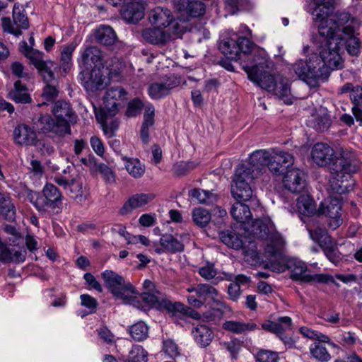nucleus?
Instances as JSON below:
<instances>
[{"label":"nucleus","mask_w":362,"mask_h":362,"mask_svg":"<svg viewBox=\"0 0 362 362\" xmlns=\"http://www.w3.org/2000/svg\"><path fill=\"white\" fill-rule=\"evenodd\" d=\"M243 202V201H237L230 209V214L238 222L246 223L251 219L252 213L249 206Z\"/></svg>","instance_id":"58836bf2"},{"label":"nucleus","mask_w":362,"mask_h":362,"mask_svg":"<svg viewBox=\"0 0 362 362\" xmlns=\"http://www.w3.org/2000/svg\"><path fill=\"white\" fill-rule=\"evenodd\" d=\"M249 79L259 86L261 88L272 93L279 98L283 100L286 104H291L292 101L288 96L291 94V88L287 81L284 79L277 81L274 76L267 71L256 75L251 73Z\"/></svg>","instance_id":"7ed1b4c3"},{"label":"nucleus","mask_w":362,"mask_h":362,"mask_svg":"<svg viewBox=\"0 0 362 362\" xmlns=\"http://www.w3.org/2000/svg\"><path fill=\"white\" fill-rule=\"evenodd\" d=\"M160 245L168 252L171 253L184 251V244L171 234H163L160 239Z\"/></svg>","instance_id":"c03bdc74"},{"label":"nucleus","mask_w":362,"mask_h":362,"mask_svg":"<svg viewBox=\"0 0 362 362\" xmlns=\"http://www.w3.org/2000/svg\"><path fill=\"white\" fill-rule=\"evenodd\" d=\"M78 64L88 71L93 68H103V57L101 50L95 46L84 47L81 50Z\"/></svg>","instance_id":"4468645a"},{"label":"nucleus","mask_w":362,"mask_h":362,"mask_svg":"<svg viewBox=\"0 0 362 362\" xmlns=\"http://www.w3.org/2000/svg\"><path fill=\"white\" fill-rule=\"evenodd\" d=\"M283 184L284 187L293 194L302 192L306 185L305 174L298 168H292L286 172Z\"/></svg>","instance_id":"f3484780"},{"label":"nucleus","mask_w":362,"mask_h":362,"mask_svg":"<svg viewBox=\"0 0 362 362\" xmlns=\"http://www.w3.org/2000/svg\"><path fill=\"white\" fill-rule=\"evenodd\" d=\"M141 36L148 43L158 46H163L171 40V33L156 26L143 30Z\"/></svg>","instance_id":"c85d7f7f"},{"label":"nucleus","mask_w":362,"mask_h":362,"mask_svg":"<svg viewBox=\"0 0 362 362\" xmlns=\"http://www.w3.org/2000/svg\"><path fill=\"white\" fill-rule=\"evenodd\" d=\"M160 292H142L140 294L141 299L148 306L156 308L160 310H165V308L163 307V301H170L167 298H162L158 296Z\"/></svg>","instance_id":"a18cd8bd"},{"label":"nucleus","mask_w":362,"mask_h":362,"mask_svg":"<svg viewBox=\"0 0 362 362\" xmlns=\"http://www.w3.org/2000/svg\"><path fill=\"white\" fill-rule=\"evenodd\" d=\"M246 170L245 167H238L235 170L231 193L237 201L247 202L252 199L253 192L248 182L255 177Z\"/></svg>","instance_id":"0eeeda50"},{"label":"nucleus","mask_w":362,"mask_h":362,"mask_svg":"<svg viewBox=\"0 0 362 362\" xmlns=\"http://www.w3.org/2000/svg\"><path fill=\"white\" fill-rule=\"evenodd\" d=\"M262 329L275 334L277 336L283 334L286 330H291L293 328L292 319L288 316L279 317L276 322L266 320L262 324Z\"/></svg>","instance_id":"7c9ffc66"},{"label":"nucleus","mask_w":362,"mask_h":362,"mask_svg":"<svg viewBox=\"0 0 362 362\" xmlns=\"http://www.w3.org/2000/svg\"><path fill=\"white\" fill-rule=\"evenodd\" d=\"M13 139L16 144L21 146H35L37 143L35 129L25 124H19L14 129Z\"/></svg>","instance_id":"cd10ccee"},{"label":"nucleus","mask_w":362,"mask_h":362,"mask_svg":"<svg viewBox=\"0 0 362 362\" xmlns=\"http://www.w3.org/2000/svg\"><path fill=\"white\" fill-rule=\"evenodd\" d=\"M58 68L57 64L52 61H45L42 66L37 68L45 83H50L55 81L54 70Z\"/></svg>","instance_id":"3c124183"},{"label":"nucleus","mask_w":362,"mask_h":362,"mask_svg":"<svg viewBox=\"0 0 362 362\" xmlns=\"http://www.w3.org/2000/svg\"><path fill=\"white\" fill-rule=\"evenodd\" d=\"M309 349L312 356L320 361L326 362L331 358L325 346L321 342H313Z\"/></svg>","instance_id":"864d4df0"},{"label":"nucleus","mask_w":362,"mask_h":362,"mask_svg":"<svg viewBox=\"0 0 362 362\" xmlns=\"http://www.w3.org/2000/svg\"><path fill=\"white\" fill-rule=\"evenodd\" d=\"M179 82L175 77H168L163 82L151 83L148 89L152 99H160L168 95L170 90L178 86Z\"/></svg>","instance_id":"c756f323"},{"label":"nucleus","mask_w":362,"mask_h":362,"mask_svg":"<svg viewBox=\"0 0 362 362\" xmlns=\"http://www.w3.org/2000/svg\"><path fill=\"white\" fill-rule=\"evenodd\" d=\"M350 93L349 98L353 105H360L362 103V86H354L352 83H346L338 90L339 95Z\"/></svg>","instance_id":"79ce46f5"},{"label":"nucleus","mask_w":362,"mask_h":362,"mask_svg":"<svg viewBox=\"0 0 362 362\" xmlns=\"http://www.w3.org/2000/svg\"><path fill=\"white\" fill-rule=\"evenodd\" d=\"M237 47L238 49V56L242 52L245 54L250 53L253 47V43L249 38L245 37H240L237 35Z\"/></svg>","instance_id":"774afa93"},{"label":"nucleus","mask_w":362,"mask_h":362,"mask_svg":"<svg viewBox=\"0 0 362 362\" xmlns=\"http://www.w3.org/2000/svg\"><path fill=\"white\" fill-rule=\"evenodd\" d=\"M218 235L221 242L229 247L238 250L243 245L242 236L232 228L220 231Z\"/></svg>","instance_id":"e433bc0d"},{"label":"nucleus","mask_w":362,"mask_h":362,"mask_svg":"<svg viewBox=\"0 0 362 362\" xmlns=\"http://www.w3.org/2000/svg\"><path fill=\"white\" fill-rule=\"evenodd\" d=\"M103 68H93L90 69L88 82H86V89L90 91L101 90L104 88L105 77L103 74Z\"/></svg>","instance_id":"ea45409f"},{"label":"nucleus","mask_w":362,"mask_h":362,"mask_svg":"<svg viewBox=\"0 0 362 362\" xmlns=\"http://www.w3.org/2000/svg\"><path fill=\"white\" fill-rule=\"evenodd\" d=\"M0 216L8 221L16 219V206L9 193L0 192Z\"/></svg>","instance_id":"473e14b6"},{"label":"nucleus","mask_w":362,"mask_h":362,"mask_svg":"<svg viewBox=\"0 0 362 362\" xmlns=\"http://www.w3.org/2000/svg\"><path fill=\"white\" fill-rule=\"evenodd\" d=\"M306 228L310 238L315 243H317L321 248L334 240L332 237L328 233L327 230L317 221H310L306 223Z\"/></svg>","instance_id":"bb28decb"},{"label":"nucleus","mask_w":362,"mask_h":362,"mask_svg":"<svg viewBox=\"0 0 362 362\" xmlns=\"http://www.w3.org/2000/svg\"><path fill=\"white\" fill-rule=\"evenodd\" d=\"M222 327L226 331L235 334H241L256 329L257 325L254 322L245 323L240 321L227 320L223 323Z\"/></svg>","instance_id":"4c0bfd02"},{"label":"nucleus","mask_w":362,"mask_h":362,"mask_svg":"<svg viewBox=\"0 0 362 362\" xmlns=\"http://www.w3.org/2000/svg\"><path fill=\"white\" fill-rule=\"evenodd\" d=\"M129 333L135 341H141L148 337V327L144 322L140 321L130 327Z\"/></svg>","instance_id":"6e6d98bb"},{"label":"nucleus","mask_w":362,"mask_h":362,"mask_svg":"<svg viewBox=\"0 0 362 362\" xmlns=\"http://www.w3.org/2000/svg\"><path fill=\"white\" fill-rule=\"evenodd\" d=\"M127 91L121 86L108 89L103 98V107L95 112L98 122L104 125L109 117L116 115L121 107V103L127 100Z\"/></svg>","instance_id":"20e7f679"},{"label":"nucleus","mask_w":362,"mask_h":362,"mask_svg":"<svg viewBox=\"0 0 362 362\" xmlns=\"http://www.w3.org/2000/svg\"><path fill=\"white\" fill-rule=\"evenodd\" d=\"M195 341L201 347L209 346L214 339V333L211 329L204 325H199L192 331Z\"/></svg>","instance_id":"c9c22d12"},{"label":"nucleus","mask_w":362,"mask_h":362,"mask_svg":"<svg viewBox=\"0 0 362 362\" xmlns=\"http://www.w3.org/2000/svg\"><path fill=\"white\" fill-rule=\"evenodd\" d=\"M297 207L304 216H310L317 213L315 201L308 194H302L297 199Z\"/></svg>","instance_id":"37998d69"},{"label":"nucleus","mask_w":362,"mask_h":362,"mask_svg":"<svg viewBox=\"0 0 362 362\" xmlns=\"http://www.w3.org/2000/svg\"><path fill=\"white\" fill-rule=\"evenodd\" d=\"M8 97L16 103L28 104L32 101L28 87L23 84L21 80L14 83L13 89L9 91Z\"/></svg>","instance_id":"72a5a7b5"},{"label":"nucleus","mask_w":362,"mask_h":362,"mask_svg":"<svg viewBox=\"0 0 362 362\" xmlns=\"http://www.w3.org/2000/svg\"><path fill=\"white\" fill-rule=\"evenodd\" d=\"M288 269L291 271V278L294 281H299L303 283L311 281L325 282L327 278L322 274H308L307 266L301 261H291L288 264Z\"/></svg>","instance_id":"2eb2a0df"},{"label":"nucleus","mask_w":362,"mask_h":362,"mask_svg":"<svg viewBox=\"0 0 362 362\" xmlns=\"http://www.w3.org/2000/svg\"><path fill=\"white\" fill-rule=\"evenodd\" d=\"M252 227L254 235L257 238L270 240L276 245L282 243L281 237L275 232L274 226L270 221L257 219L252 223Z\"/></svg>","instance_id":"dca6fc26"},{"label":"nucleus","mask_w":362,"mask_h":362,"mask_svg":"<svg viewBox=\"0 0 362 362\" xmlns=\"http://www.w3.org/2000/svg\"><path fill=\"white\" fill-rule=\"evenodd\" d=\"M162 305L165 308V311L171 314L173 317L179 318L187 317L194 320L201 319V315L197 311L180 302L163 301Z\"/></svg>","instance_id":"a878e982"},{"label":"nucleus","mask_w":362,"mask_h":362,"mask_svg":"<svg viewBox=\"0 0 362 362\" xmlns=\"http://www.w3.org/2000/svg\"><path fill=\"white\" fill-rule=\"evenodd\" d=\"M52 114L65 127L67 125L68 127H71V124H75L77 122V115L71 104L64 100H58L54 103Z\"/></svg>","instance_id":"aec40b11"},{"label":"nucleus","mask_w":362,"mask_h":362,"mask_svg":"<svg viewBox=\"0 0 362 362\" xmlns=\"http://www.w3.org/2000/svg\"><path fill=\"white\" fill-rule=\"evenodd\" d=\"M211 306H209L214 311L218 313L220 317H223L226 312H230V308L229 305L221 299L219 296H216L211 301Z\"/></svg>","instance_id":"e2e57ef3"},{"label":"nucleus","mask_w":362,"mask_h":362,"mask_svg":"<svg viewBox=\"0 0 362 362\" xmlns=\"http://www.w3.org/2000/svg\"><path fill=\"white\" fill-rule=\"evenodd\" d=\"M75 48V45H69L65 47L61 52L60 60L62 62V68L65 72L70 68L72 54Z\"/></svg>","instance_id":"680f3d73"},{"label":"nucleus","mask_w":362,"mask_h":362,"mask_svg":"<svg viewBox=\"0 0 362 362\" xmlns=\"http://www.w3.org/2000/svg\"><path fill=\"white\" fill-rule=\"evenodd\" d=\"M344 33L349 35L345 41L347 52L353 56H356L360 51V40L354 35V30L348 28H344Z\"/></svg>","instance_id":"5fc2aeb1"},{"label":"nucleus","mask_w":362,"mask_h":362,"mask_svg":"<svg viewBox=\"0 0 362 362\" xmlns=\"http://www.w3.org/2000/svg\"><path fill=\"white\" fill-rule=\"evenodd\" d=\"M257 362H278L279 355L276 351L260 349L255 355Z\"/></svg>","instance_id":"bf43d9fd"},{"label":"nucleus","mask_w":362,"mask_h":362,"mask_svg":"<svg viewBox=\"0 0 362 362\" xmlns=\"http://www.w3.org/2000/svg\"><path fill=\"white\" fill-rule=\"evenodd\" d=\"M163 351L170 358H175L180 355L179 349L176 343L172 339H165L163 341Z\"/></svg>","instance_id":"338daca9"},{"label":"nucleus","mask_w":362,"mask_h":362,"mask_svg":"<svg viewBox=\"0 0 362 362\" xmlns=\"http://www.w3.org/2000/svg\"><path fill=\"white\" fill-rule=\"evenodd\" d=\"M33 128L39 134H51L52 136L64 137L71 133V127H65L48 114L40 115L34 122Z\"/></svg>","instance_id":"9d476101"},{"label":"nucleus","mask_w":362,"mask_h":362,"mask_svg":"<svg viewBox=\"0 0 362 362\" xmlns=\"http://www.w3.org/2000/svg\"><path fill=\"white\" fill-rule=\"evenodd\" d=\"M341 198L329 195L327 199L322 202L317 209L319 215H325L327 218V225L332 230L337 229L343 223L341 217Z\"/></svg>","instance_id":"6e6552de"},{"label":"nucleus","mask_w":362,"mask_h":362,"mask_svg":"<svg viewBox=\"0 0 362 362\" xmlns=\"http://www.w3.org/2000/svg\"><path fill=\"white\" fill-rule=\"evenodd\" d=\"M326 257L334 265H338L341 261V254L339 252L335 240H332L329 245L321 248Z\"/></svg>","instance_id":"603ef678"},{"label":"nucleus","mask_w":362,"mask_h":362,"mask_svg":"<svg viewBox=\"0 0 362 362\" xmlns=\"http://www.w3.org/2000/svg\"><path fill=\"white\" fill-rule=\"evenodd\" d=\"M192 294L187 296L188 303L197 308L206 304L211 306V301L216 296H220L218 291L209 284H199L187 288Z\"/></svg>","instance_id":"9b49d317"},{"label":"nucleus","mask_w":362,"mask_h":362,"mask_svg":"<svg viewBox=\"0 0 362 362\" xmlns=\"http://www.w3.org/2000/svg\"><path fill=\"white\" fill-rule=\"evenodd\" d=\"M188 195L191 199H195L200 204H206L212 196V193L200 188H194L188 192Z\"/></svg>","instance_id":"052dcab7"},{"label":"nucleus","mask_w":362,"mask_h":362,"mask_svg":"<svg viewBox=\"0 0 362 362\" xmlns=\"http://www.w3.org/2000/svg\"><path fill=\"white\" fill-rule=\"evenodd\" d=\"M156 197L153 193H137L131 196L119 210L121 215H127L133 210L141 208L149 204Z\"/></svg>","instance_id":"393cba45"},{"label":"nucleus","mask_w":362,"mask_h":362,"mask_svg":"<svg viewBox=\"0 0 362 362\" xmlns=\"http://www.w3.org/2000/svg\"><path fill=\"white\" fill-rule=\"evenodd\" d=\"M148 19L151 25L159 28H167L165 31H168L170 33L179 34L181 32L178 20L167 8H155L150 12Z\"/></svg>","instance_id":"f8f14e48"},{"label":"nucleus","mask_w":362,"mask_h":362,"mask_svg":"<svg viewBox=\"0 0 362 362\" xmlns=\"http://www.w3.org/2000/svg\"><path fill=\"white\" fill-rule=\"evenodd\" d=\"M144 107L143 101L139 98H135L128 103L125 115L127 117H135L141 114Z\"/></svg>","instance_id":"4d7b16f0"},{"label":"nucleus","mask_w":362,"mask_h":362,"mask_svg":"<svg viewBox=\"0 0 362 362\" xmlns=\"http://www.w3.org/2000/svg\"><path fill=\"white\" fill-rule=\"evenodd\" d=\"M97 170L101 174L103 179L107 183H114L116 181L115 172L107 165L99 163Z\"/></svg>","instance_id":"0e129e2a"},{"label":"nucleus","mask_w":362,"mask_h":362,"mask_svg":"<svg viewBox=\"0 0 362 362\" xmlns=\"http://www.w3.org/2000/svg\"><path fill=\"white\" fill-rule=\"evenodd\" d=\"M18 197L29 202L41 214L59 208L62 201L61 192L51 183H47L42 192L33 191L24 185L18 193Z\"/></svg>","instance_id":"f03ea898"},{"label":"nucleus","mask_w":362,"mask_h":362,"mask_svg":"<svg viewBox=\"0 0 362 362\" xmlns=\"http://www.w3.org/2000/svg\"><path fill=\"white\" fill-rule=\"evenodd\" d=\"M176 8L188 18H199L206 11V6L200 0H176Z\"/></svg>","instance_id":"4be33fe9"},{"label":"nucleus","mask_w":362,"mask_h":362,"mask_svg":"<svg viewBox=\"0 0 362 362\" xmlns=\"http://www.w3.org/2000/svg\"><path fill=\"white\" fill-rule=\"evenodd\" d=\"M101 277L106 288L117 298H127L137 294L132 284L126 283L122 276L112 270H105L101 273Z\"/></svg>","instance_id":"423d86ee"},{"label":"nucleus","mask_w":362,"mask_h":362,"mask_svg":"<svg viewBox=\"0 0 362 362\" xmlns=\"http://www.w3.org/2000/svg\"><path fill=\"white\" fill-rule=\"evenodd\" d=\"M218 49L229 59H236L238 57L237 34L223 36L218 44Z\"/></svg>","instance_id":"2f4dec72"},{"label":"nucleus","mask_w":362,"mask_h":362,"mask_svg":"<svg viewBox=\"0 0 362 362\" xmlns=\"http://www.w3.org/2000/svg\"><path fill=\"white\" fill-rule=\"evenodd\" d=\"M125 168L134 178H140L145 173V165L137 158H125Z\"/></svg>","instance_id":"de8ad7c7"},{"label":"nucleus","mask_w":362,"mask_h":362,"mask_svg":"<svg viewBox=\"0 0 362 362\" xmlns=\"http://www.w3.org/2000/svg\"><path fill=\"white\" fill-rule=\"evenodd\" d=\"M319 57L317 55L309 58V60L297 61L293 66L295 74L308 83L327 80V72L325 67L320 68L317 64Z\"/></svg>","instance_id":"39448f33"},{"label":"nucleus","mask_w":362,"mask_h":362,"mask_svg":"<svg viewBox=\"0 0 362 362\" xmlns=\"http://www.w3.org/2000/svg\"><path fill=\"white\" fill-rule=\"evenodd\" d=\"M144 11L141 0H130L122 5L120 13L127 23L136 24L144 18Z\"/></svg>","instance_id":"6ab92c4d"},{"label":"nucleus","mask_w":362,"mask_h":362,"mask_svg":"<svg viewBox=\"0 0 362 362\" xmlns=\"http://www.w3.org/2000/svg\"><path fill=\"white\" fill-rule=\"evenodd\" d=\"M341 41H331L327 45H321L320 51L319 60L317 65L320 68L325 67L327 72V78L329 76V69H337L341 67V57L339 53Z\"/></svg>","instance_id":"1a4fd4ad"},{"label":"nucleus","mask_w":362,"mask_h":362,"mask_svg":"<svg viewBox=\"0 0 362 362\" xmlns=\"http://www.w3.org/2000/svg\"><path fill=\"white\" fill-rule=\"evenodd\" d=\"M148 353L141 345H134L129 354L123 356L124 362H147Z\"/></svg>","instance_id":"09e8293b"},{"label":"nucleus","mask_w":362,"mask_h":362,"mask_svg":"<svg viewBox=\"0 0 362 362\" xmlns=\"http://www.w3.org/2000/svg\"><path fill=\"white\" fill-rule=\"evenodd\" d=\"M270 153L264 149H259L253 151L249 156L248 163L238 167H245L246 172L250 171L251 175L257 177L264 172L268 167Z\"/></svg>","instance_id":"ddd939ff"},{"label":"nucleus","mask_w":362,"mask_h":362,"mask_svg":"<svg viewBox=\"0 0 362 362\" xmlns=\"http://www.w3.org/2000/svg\"><path fill=\"white\" fill-rule=\"evenodd\" d=\"M76 193L74 196L75 200L80 203L83 204L90 197V189L86 185H83L82 183H77L75 186Z\"/></svg>","instance_id":"69168bd1"},{"label":"nucleus","mask_w":362,"mask_h":362,"mask_svg":"<svg viewBox=\"0 0 362 362\" xmlns=\"http://www.w3.org/2000/svg\"><path fill=\"white\" fill-rule=\"evenodd\" d=\"M192 217L195 225L200 228L207 226L211 220V214L209 211L202 207L194 209L192 212Z\"/></svg>","instance_id":"49530a36"},{"label":"nucleus","mask_w":362,"mask_h":362,"mask_svg":"<svg viewBox=\"0 0 362 362\" xmlns=\"http://www.w3.org/2000/svg\"><path fill=\"white\" fill-rule=\"evenodd\" d=\"M330 179L327 191L332 197H341L354 189V182L351 180V173L357 170L356 166L347 158L337 157L329 167Z\"/></svg>","instance_id":"f257e3e1"},{"label":"nucleus","mask_w":362,"mask_h":362,"mask_svg":"<svg viewBox=\"0 0 362 362\" xmlns=\"http://www.w3.org/2000/svg\"><path fill=\"white\" fill-rule=\"evenodd\" d=\"M95 37L97 42L105 46L113 45L117 40L115 32L108 25H103L97 29Z\"/></svg>","instance_id":"a19ab883"},{"label":"nucleus","mask_w":362,"mask_h":362,"mask_svg":"<svg viewBox=\"0 0 362 362\" xmlns=\"http://www.w3.org/2000/svg\"><path fill=\"white\" fill-rule=\"evenodd\" d=\"M334 151L332 147L327 144H315L311 151V156L313 161L319 166H326L331 164L337 158L334 159Z\"/></svg>","instance_id":"b1692460"},{"label":"nucleus","mask_w":362,"mask_h":362,"mask_svg":"<svg viewBox=\"0 0 362 362\" xmlns=\"http://www.w3.org/2000/svg\"><path fill=\"white\" fill-rule=\"evenodd\" d=\"M294 163V158L292 154L279 151L270 155L267 168L274 175L279 176L286 173L287 169Z\"/></svg>","instance_id":"a211bd4d"},{"label":"nucleus","mask_w":362,"mask_h":362,"mask_svg":"<svg viewBox=\"0 0 362 362\" xmlns=\"http://www.w3.org/2000/svg\"><path fill=\"white\" fill-rule=\"evenodd\" d=\"M332 10V4L328 0H312L309 12L316 19L322 20L328 17Z\"/></svg>","instance_id":"f704fd0d"},{"label":"nucleus","mask_w":362,"mask_h":362,"mask_svg":"<svg viewBox=\"0 0 362 362\" xmlns=\"http://www.w3.org/2000/svg\"><path fill=\"white\" fill-rule=\"evenodd\" d=\"M81 305L88 310L87 313L83 314L82 316H86L88 314H93L96 312L98 306V300L89 294H81L80 296Z\"/></svg>","instance_id":"13d9d810"},{"label":"nucleus","mask_w":362,"mask_h":362,"mask_svg":"<svg viewBox=\"0 0 362 362\" xmlns=\"http://www.w3.org/2000/svg\"><path fill=\"white\" fill-rule=\"evenodd\" d=\"M315 21L319 22L318 33L320 35L323 37L321 45H327L331 43V41H344V39L336 35L337 25L336 21L332 19H328L326 17L322 20L316 19Z\"/></svg>","instance_id":"5701e85b"},{"label":"nucleus","mask_w":362,"mask_h":362,"mask_svg":"<svg viewBox=\"0 0 362 362\" xmlns=\"http://www.w3.org/2000/svg\"><path fill=\"white\" fill-rule=\"evenodd\" d=\"M272 62L269 60L268 55L264 50H258L252 56L250 64L243 66V70L247 73L248 78H250L251 73L256 75L266 71V69L270 68Z\"/></svg>","instance_id":"412c9836"},{"label":"nucleus","mask_w":362,"mask_h":362,"mask_svg":"<svg viewBox=\"0 0 362 362\" xmlns=\"http://www.w3.org/2000/svg\"><path fill=\"white\" fill-rule=\"evenodd\" d=\"M13 20L17 28L28 29L29 21L25 10L18 4H15L13 8Z\"/></svg>","instance_id":"8fccbe9b"}]
</instances>
